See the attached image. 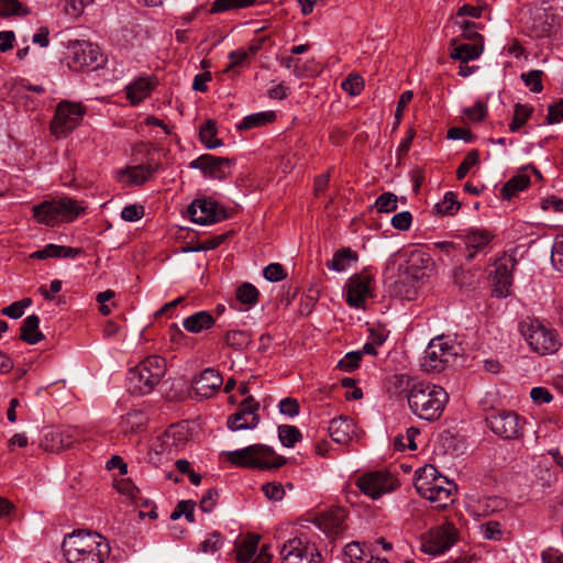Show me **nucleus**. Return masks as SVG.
Instances as JSON below:
<instances>
[{
    "label": "nucleus",
    "mask_w": 563,
    "mask_h": 563,
    "mask_svg": "<svg viewBox=\"0 0 563 563\" xmlns=\"http://www.w3.org/2000/svg\"><path fill=\"white\" fill-rule=\"evenodd\" d=\"M62 548L68 563H103L110 554L107 539L93 531L77 530L67 534Z\"/></svg>",
    "instance_id": "obj_1"
},
{
    "label": "nucleus",
    "mask_w": 563,
    "mask_h": 563,
    "mask_svg": "<svg viewBox=\"0 0 563 563\" xmlns=\"http://www.w3.org/2000/svg\"><path fill=\"white\" fill-rule=\"evenodd\" d=\"M411 411L427 421L438 420L449 401L445 389L428 382H417L410 387L407 396Z\"/></svg>",
    "instance_id": "obj_2"
},
{
    "label": "nucleus",
    "mask_w": 563,
    "mask_h": 563,
    "mask_svg": "<svg viewBox=\"0 0 563 563\" xmlns=\"http://www.w3.org/2000/svg\"><path fill=\"white\" fill-rule=\"evenodd\" d=\"M415 487L435 508H446L454 501L455 483L439 474L433 465H426L417 471Z\"/></svg>",
    "instance_id": "obj_3"
},
{
    "label": "nucleus",
    "mask_w": 563,
    "mask_h": 563,
    "mask_svg": "<svg viewBox=\"0 0 563 563\" xmlns=\"http://www.w3.org/2000/svg\"><path fill=\"white\" fill-rule=\"evenodd\" d=\"M165 373V358L158 355L147 356L129 371V389L133 394L147 395L159 384Z\"/></svg>",
    "instance_id": "obj_4"
},
{
    "label": "nucleus",
    "mask_w": 563,
    "mask_h": 563,
    "mask_svg": "<svg viewBox=\"0 0 563 563\" xmlns=\"http://www.w3.org/2000/svg\"><path fill=\"white\" fill-rule=\"evenodd\" d=\"M86 207L73 198L63 197L58 200H45L33 206V218L41 224L54 227L59 221L71 222L78 218Z\"/></svg>",
    "instance_id": "obj_5"
},
{
    "label": "nucleus",
    "mask_w": 563,
    "mask_h": 563,
    "mask_svg": "<svg viewBox=\"0 0 563 563\" xmlns=\"http://www.w3.org/2000/svg\"><path fill=\"white\" fill-rule=\"evenodd\" d=\"M228 461L240 467L273 470L286 464V459L277 455L264 444H253L241 450L228 452Z\"/></svg>",
    "instance_id": "obj_6"
},
{
    "label": "nucleus",
    "mask_w": 563,
    "mask_h": 563,
    "mask_svg": "<svg viewBox=\"0 0 563 563\" xmlns=\"http://www.w3.org/2000/svg\"><path fill=\"white\" fill-rule=\"evenodd\" d=\"M461 346L450 339L438 336L430 341L421 360V367L428 373H441L456 364Z\"/></svg>",
    "instance_id": "obj_7"
},
{
    "label": "nucleus",
    "mask_w": 563,
    "mask_h": 563,
    "mask_svg": "<svg viewBox=\"0 0 563 563\" xmlns=\"http://www.w3.org/2000/svg\"><path fill=\"white\" fill-rule=\"evenodd\" d=\"M520 332L531 350L540 355L554 354L562 346L558 331L540 320L521 322Z\"/></svg>",
    "instance_id": "obj_8"
},
{
    "label": "nucleus",
    "mask_w": 563,
    "mask_h": 563,
    "mask_svg": "<svg viewBox=\"0 0 563 563\" xmlns=\"http://www.w3.org/2000/svg\"><path fill=\"white\" fill-rule=\"evenodd\" d=\"M282 563H323L316 544L306 537L287 540L280 549Z\"/></svg>",
    "instance_id": "obj_9"
},
{
    "label": "nucleus",
    "mask_w": 563,
    "mask_h": 563,
    "mask_svg": "<svg viewBox=\"0 0 563 563\" xmlns=\"http://www.w3.org/2000/svg\"><path fill=\"white\" fill-rule=\"evenodd\" d=\"M67 49V65L73 70H82L85 67L97 69L103 63L99 47L90 42L71 41Z\"/></svg>",
    "instance_id": "obj_10"
},
{
    "label": "nucleus",
    "mask_w": 563,
    "mask_h": 563,
    "mask_svg": "<svg viewBox=\"0 0 563 563\" xmlns=\"http://www.w3.org/2000/svg\"><path fill=\"white\" fill-rule=\"evenodd\" d=\"M459 538L457 529L446 521L430 529L421 543V551L430 555H439L455 544Z\"/></svg>",
    "instance_id": "obj_11"
},
{
    "label": "nucleus",
    "mask_w": 563,
    "mask_h": 563,
    "mask_svg": "<svg viewBox=\"0 0 563 563\" xmlns=\"http://www.w3.org/2000/svg\"><path fill=\"white\" fill-rule=\"evenodd\" d=\"M486 423L493 433L506 440L519 438L523 426L516 412L505 410L489 413Z\"/></svg>",
    "instance_id": "obj_12"
},
{
    "label": "nucleus",
    "mask_w": 563,
    "mask_h": 563,
    "mask_svg": "<svg viewBox=\"0 0 563 563\" xmlns=\"http://www.w3.org/2000/svg\"><path fill=\"white\" fill-rule=\"evenodd\" d=\"M358 489L373 499L395 489L397 479L386 471L367 472L356 479Z\"/></svg>",
    "instance_id": "obj_13"
},
{
    "label": "nucleus",
    "mask_w": 563,
    "mask_h": 563,
    "mask_svg": "<svg viewBox=\"0 0 563 563\" xmlns=\"http://www.w3.org/2000/svg\"><path fill=\"white\" fill-rule=\"evenodd\" d=\"M85 111L75 103L62 101L58 103L51 129L56 136L71 132L81 121Z\"/></svg>",
    "instance_id": "obj_14"
},
{
    "label": "nucleus",
    "mask_w": 563,
    "mask_h": 563,
    "mask_svg": "<svg viewBox=\"0 0 563 563\" xmlns=\"http://www.w3.org/2000/svg\"><path fill=\"white\" fill-rule=\"evenodd\" d=\"M260 404L252 396H247L239 409L228 418L227 426L232 431L250 430L260 423Z\"/></svg>",
    "instance_id": "obj_15"
},
{
    "label": "nucleus",
    "mask_w": 563,
    "mask_h": 563,
    "mask_svg": "<svg viewBox=\"0 0 563 563\" xmlns=\"http://www.w3.org/2000/svg\"><path fill=\"white\" fill-rule=\"evenodd\" d=\"M373 282V276L367 271L352 275L344 287L347 305L361 308L364 301L372 297Z\"/></svg>",
    "instance_id": "obj_16"
},
{
    "label": "nucleus",
    "mask_w": 563,
    "mask_h": 563,
    "mask_svg": "<svg viewBox=\"0 0 563 563\" xmlns=\"http://www.w3.org/2000/svg\"><path fill=\"white\" fill-rule=\"evenodd\" d=\"M190 219L198 224H210L227 219V211L210 199H196L188 207Z\"/></svg>",
    "instance_id": "obj_17"
},
{
    "label": "nucleus",
    "mask_w": 563,
    "mask_h": 563,
    "mask_svg": "<svg viewBox=\"0 0 563 563\" xmlns=\"http://www.w3.org/2000/svg\"><path fill=\"white\" fill-rule=\"evenodd\" d=\"M516 260L512 257H503L495 262V269L490 273L492 294L497 298H505L510 294L512 285V268Z\"/></svg>",
    "instance_id": "obj_18"
},
{
    "label": "nucleus",
    "mask_w": 563,
    "mask_h": 563,
    "mask_svg": "<svg viewBox=\"0 0 563 563\" xmlns=\"http://www.w3.org/2000/svg\"><path fill=\"white\" fill-rule=\"evenodd\" d=\"M223 379L219 372L213 368L203 369L192 380L195 396L200 399L212 397L222 386Z\"/></svg>",
    "instance_id": "obj_19"
},
{
    "label": "nucleus",
    "mask_w": 563,
    "mask_h": 563,
    "mask_svg": "<svg viewBox=\"0 0 563 563\" xmlns=\"http://www.w3.org/2000/svg\"><path fill=\"white\" fill-rule=\"evenodd\" d=\"M230 166L229 158L209 154L201 155L189 164L190 168L200 169L206 176L218 179H223L227 176Z\"/></svg>",
    "instance_id": "obj_20"
},
{
    "label": "nucleus",
    "mask_w": 563,
    "mask_h": 563,
    "mask_svg": "<svg viewBox=\"0 0 563 563\" xmlns=\"http://www.w3.org/2000/svg\"><path fill=\"white\" fill-rule=\"evenodd\" d=\"M187 441V431L180 424H173L162 434L156 438L152 448L156 454L172 452Z\"/></svg>",
    "instance_id": "obj_21"
},
{
    "label": "nucleus",
    "mask_w": 563,
    "mask_h": 563,
    "mask_svg": "<svg viewBox=\"0 0 563 563\" xmlns=\"http://www.w3.org/2000/svg\"><path fill=\"white\" fill-rule=\"evenodd\" d=\"M493 240V235L487 230L471 229L465 232L463 241L465 244L466 253L465 260L473 261L477 254L485 253L489 243Z\"/></svg>",
    "instance_id": "obj_22"
},
{
    "label": "nucleus",
    "mask_w": 563,
    "mask_h": 563,
    "mask_svg": "<svg viewBox=\"0 0 563 563\" xmlns=\"http://www.w3.org/2000/svg\"><path fill=\"white\" fill-rule=\"evenodd\" d=\"M530 186L529 166L520 168L508 181L500 188L499 197L504 200H512L519 192Z\"/></svg>",
    "instance_id": "obj_23"
},
{
    "label": "nucleus",
    "mask_w": 563,
    "mask_h": 563,
    "mask_svg": "<svg viewBox=\"0 0 563 563\" xmlns=\"http://www.w3.org/2000/svg\"><path fill=\"white\" fill-rule=\"evenodd\" d=\"M452 52L451 57L453 59L467 63L474 60L481 56L484 51V41H470V43H459L456 38L451 42Z\"/></svg>",
    "instance_id": "obj_24"
},
{
    "label": "nucleus",
    "mask_w": 563,
    "mask_h": 563,
    "mask_svg": "<svg viewBox=\"0 0 563 563\" xmlns=\"http://www.w3.org/2000/svg\"><path fill=\"white\" fill-rule=\"evenodd\" d=\"M354 431V421L349 417H339L330 421V437L339 444H346L352 439Z\"/></svg>",
    "instance_id": "obj_25"
},
{
    "label": "nucleus",
    "mask_w": 563,
    "mask_h": 563,
    "mask_svg": "<svg viewBox=\"0 0 563 563\" xmlns=\"http://www.w3.org/2000/svg\"><path fill=\"white\" fill-rule=\"evenodd\" d=\"M153 89L148 77H140L125 87L126 99L131 104L136 106L147 98Z\"/></svg>",
    "instance_id": "obj_26"
},
{
    "label": "nucleus",
    "mask_w": 563,
    "mask_h": 563,
    "mask_svg": "<svg viewBox=\"0 0 563 563\" xmlns=\"http://www.w3.org/2000/svg\"><path fill=\"white\" fill-rule=\"evenodd\" d=\"M157 164L136 165L121 172V177L128 178V183L132 185L144 184L157 170Z\"/></svg>",
    "instance_id": "obj_27"
},
{
    "label": "nucleus",
    "mask_w": 563,
    "mask_h": 563,
    "mask_svg": "<svg viewBox=\"0 0 563 563\" xmlns=\"http://www.w3.org/2000/svg\"><path fill=\"white\" fill-rule=\"evenodd\" d=\"M40 318L36 314L27 316L22 325L20 339L29 344H36L44 339L43 333L38 329Z\"/></svg>",
    "instance_id": "obj_28"
},
{
    "label": "nucleus",
    "mask_w": 563,
    "mask_h": 563,
    "mask_svg": "<svg viewBox=\"0 0 563 563\" xmlns=\"http://www.w3.org/2000/svg\"><path fill=\"white\" fill-rule=\"evenodd\" d=\"M214 324L213 317L208 311H199L187 317L183 325L185 330L191 333H199L202 330H208Z\"/></svg>",
    "instance_id": "obj_29"
},
{
    "label": "nucleus",
    "mask_w": 563,
    "mask_h": 563,
    "mask_svg": "<svg viewBox=\"0 0 563 563\" xmlns=\"http://www.w3.org/2000/svg\"><path fill=\"white\" fill-rule=\"evenodd\" d=\"M554 32V16L540 13L532 21L530 34L537 38L550 37Z\"/></svg>",
    "instance_id": "obj_30"
},
{
    "label": "nucleus",
    "mask_w": 563,
    "mask_h": 563,
    "mask_svg": "<svg viewBox=\"0 0 563 563\" xmlns=\"http://www.w3.org/2000/svg\"><path fill=\"white\" fill-rule=\"evenodd\" d=\"M357 253L350 247H341L334 254L331 261L327 263V266L331 271L344 272L351 262H357Z\"/></svg>",
    "instance_id": "obj_31"
},
{
    "label": "nucleus",
    "mask_w": 563,
    "mask_h": 563,
    "mask_svg": "<svg viewBox=\"0 0 563 563\" xmlns=\"http://www.w3.org/2000/svg\"><path fill=\"white\" fill-rule=\"evenodd\" d=\"M147 418L141 410L128 412L121 421V428L124 433H137L145 427Z\"/></svg>",
    "instance_id": "obj_32"
},
{
    "label": "nucleus",
    "mask_w": 563,
    "mask_h": 563,
    "mask_svg": "<svg viewBox=\"0 0 563 563\" xmlns=\"http://www.w3.org/2000/svg\"><path fill=\"white\" fill-rule=\"evenodd\" d=\"M276 120L275 111H264L246 115L239 124V130H250L262 126Z\"/></svg>",
    "instance_id": "obj_33"
},
{
    "label": "nucleus",
    "mask_w": 563,
    "mask_h": 563,
    "mask_svg": "<svg viewBox=\"0 0 563 563\" xmlns=\"http://www.w3.org/2000/svg\"><path fill=\"white\" fill-rule=\"evenodd\" d=\"M217 126L212 120H207L200 128L199 137L201 143L208 148H217L222 145V141L216 137Z\"/></svg>",
    "instance_id": "obj_34"
},
{
    "label": "nucleus",
    "mask_w": 563,
    "mask_h": 563,
    "mask_svg": "<svg viewBox=\"0 0 563 563\" xmlns=\"http://www.w3.org/2000/svg\"><path fill=\"white\" fill-rule=\"evenodd\" d=\"M258 538L249 537L241 543L235 545L236 558L241 563H246L252 560L257 551Z\"/></svg>",
    "instance_id": "obj_35"
},
{
    "label": "nucleus",
    "mask_w": 563,
    "mask_h": 563,
    "mask_svg": "<svg viewBox=\"0 0 563 563\" xmlns=\"http://www.w3.org/2000/svg\"><path fill=\"white\" fill-rule=\"evenodd\" d=\"M278 438L286 448H292L297 442L301 441L302 435L295 426L282 424L278 427Z\"/></svg>",
    "instance_id": "obj_36"
},
{
    "label": "nucleus",
    "mask_w": 563,
    "mask_h": 563,
    "mask_svg": "<svg viewBox=\"0 0 563 563\" xmlns=\"http://www.w3.org/2000/svg\"><path fill=\"white\" fill-rule=\"evenodd\" d=\"M256 0H214L210 11L212 13L225 12L229 10L247 8L255 3Z\"/></svg>",
    "instance_id": "obj_37"
},
{
    "label": "nucleus",
    "mask_w": 563,
    "mask_h": 563,
    "mask_svg": "<svg viewBox=\"0 0 563 563\" xmlns=\"http://www.w3.org/2000/svg\"><path fill=\"white\" fill-rule=\"evenodd\" d=\"M533 108L528 104L517 103L515 106L514 118L509 125L511 132H517L530 118Z\"/></svg>",
    "instance_id": "obj_38"
},
{
    "label": "nucleus",
    "mask_w": 563,
    "mask_h": 563,
    "mask_svg": "<svg viewBox=\"0 0 563 563\" xmlns=\"http://www.w3.org/2000/svg\"><path fill=\"white\" fill-rule=\"evenodd\" d=\"M419 434V430L416 428H409L406 431V434H398L394 440V446L398 451H405L409 449L411 451L417 449V444L415 442L416 437Z\"/></svg>",
    "instance_id": "obj_39"
},
{
    "label": "nucleus",
    "mask_w": 563,
    "mask_h": 563,
    "mask_svg": "<svg viewBox=\"0 0 563 563\" xmlns=\"http://www.w3.org/2000/svg\"><path fill=\"white\" fill-rule=\"evenodd\" d=\"M460 207L461 205L457 201L455 194L451 191L446 192L443 200L435 205V209L439 213L449 216L455 214Z\"/></svg>",
    "instance_id": "obj_40"
},
{
    "label": "nucleus",
    "mask_w": 563,
    "mask_h": 563,
    "mask_svg": "<svg viewBox=\"0 0 563 563\" xmlns=\"http://www.w3.org/2000/svg\"><path fill=\"white\" fill-rule=\"evenodd\" d=\"M236 299L245 305L252 306L257 302L258 290L250 283H244L236 289Z\"/></svg>",
    "instance_id": "obj_41"
},
{
    "label": "nucleus",
    "mask_w": 563,
    "mask_h": 563,
    "mask_svg": "<svg viewBox=\"0 0 563 563\" xmlns=\"http://www.w3.org/2000/svg\"><path fill=\"white\" fill-rule=\"evenodd\" d=\"M543 71L539 69L529 70L521 74V79L532 92L539 93L543 89L542 85Z\"/></svg>",
    "instance_id": "obj_42"
},
{
    "label": "nucleus",
    "mask_w": 563,
    "mask_h": 563,
    "mask_svg": "<svg viewBox=\"0 0 563 563\" xmlns=\"http://www.w3.org/2000/svg\"><path fill=\"white\" fill-rule=\"evenodd\" d=\"M51 438L53 441L51 449L57 451L67 450L76 442L75 435L68 431L51 433Z\"/></svg>",
    "instance_id": "obj_43"
},
{
    "label": "nucleus",
    "mask_w": 563,
    "mask_h": 563,
    "mask_svg": "<svg viewBox=\"0 0 563 563\" xmlns=\"http://www.w3.org/2000/svg\"><path fill=\"white\" fill-rule=\"evenodd\" d=\"M454 24L457 25L462 33L461 36L467 41H484L483 36L477 32L478 24L468 20H455Z\"/></svg>",
    "instance_id": "obj_44"
},
{
    "label": "nucleus",
    "mask_w": 563,
    "mask_h": 563,
    "mask_svg": "<svg viewBox=\"0 0 563 563\" xmlns=\"http://www.w3.org/2000/svg\"><path fill=\"white\" fill-rule=\"evenodd\" d=\"M367 554L358 542H351L344 548L345 563H363Z\"/></svg>",
    "instance_id": "obj_45"
},
{
    "label": "nucleus",
    "mask_w": 563,
    "mask_h": 563,
    "mask_svg": "<svg viewBox=\"0 0 563 563\" xmlns=\"http://www.w3.org/2000/svg\"><path fill=\"white\" fill-rule=\"evenodd\" d=\"M397 196L393 192L382 194L375 201V208L378 212H393L397 209Z\"/></svg>",
    "instance_id": "obj_46"
},
{
    "label": "nucleus",
    "mask_w": 563,
    "mask_h": 563,
    "mask_svg": "<svg viewBox=\"0 0 563 563\" xmlns=\"http://www.w3.org/2000/svg\"><path fill=\"white\" fill-rule=\"evenodd\" d=\"M344 91L351 96H357L364 88V80L357 74H350L341 84Z\"/></svg>",
    "instance_id": "obj_47"
},
{
    "label": "nucleus",
    "mask_w": 563,
    "mask_h": 563,
    "mask_svg": "<svg viewBox=\"0 0 563 563\" xmlns=\"http://www.w3.org/2000/svg\"><path fill=\"white\" fill-rule=\"evenodd\" d=\"M32 305L31 298H24L19 301L12 302L10 306L3 308L1 313L12 319H19L23 316L24 309Z\"/></svg>",
    "instance_id": "obj_48"
},
{
    "label": "nucleus",
    "mask_w": 563,
    "mask_h": 563,
    "mask_svg": "<svg viewBox=\"0 0 563 563\" xmlns=\"http://www.w3.org/2000/svg\"><path fill=\"white\" fill-rule=\"evenodd\" d=\"M362 360V352H349L338 362V368L343 372L351 373L360 366Z\"/></svg>",
    "instance_id": "obj_49"
},
{
    "label": "nucleus",
    "mask_w": 563,
    "mask_h": 563,
    "mask_svg": "<svg viewBox=\"0 0 563 563\" xmlns=\"http://www.w3.org/2000/svg\"><path fill=\"white\" fill-rule=\"evenodd\" d=\"M478 162H479L478 151L472 150L471 152H468L456 170L457 179H463L467 175L470 169L473 166H475Z\"/></svg>",
    "instance_id": "obj_50"
},
{
    "label": "nucleus",
    "mask_w": 563,
    "mask_h": 563,
    "mask_svg": "<svg viewBox=\"0 0 563 563\" xmlns=\"http://www.w3.org/2000/svg\"><path fill=\"white\" fill-rule=\"evenodd\" d=\"M551 262L553 267L563 273V234L556 236L552 245Z\"/></svg>",
    "instance_id": "obj_51"
},
{
    "label": "nucleus",
    "mask_w": 563,
    "mask_h": 563,
    "mask_svg": "<svg viewBox=\"0 0 563 563\" xmlns=\"http://www.w3.org/2000/svg\"><path fill=\"white\" fill-rule=\"evenodd\" d=\"M324 528L331 533H339L344 527V515L341 510L328 515L323 519Z\"/></svg>",
    "instance_id": "obj_52"
},
{
    "label": "nucleus",
    "mask_w": 563,
    "mask_h": 563,
    "mask_svg": "<svg viewBox=\"0 0 563 563\" xmlns=\"http://www.w3.org/2000/svg\"><path fill=\"white\" fill-rule=\"evenodd\" d=\"M264 495L274 501H279L284 498L285 489L280 483L272 482L262 486Z\"/></svg>",
    "instance_id": "obj_53"
},
{
    "label": "nucleus",
    "mask_w": 563,
    "mask_h": 563,
    "mask_svg": "<svg viewBox=\"0 0 563 563\" xmlns=\"http://www.w3.org/2000/svg\"><path fill=\"white\" fill-rule=\"evenodd\" d=\"M263 274L268 282H280L286 278V272L279 263L267 265Z\"/></svg>",
    "instance_id": "obj_54"
},
{
    "label": "nucleus",
    "mask_w": 563,
    "mask_h": 563,
    "mask_svg": "<svg viewBox=\"0 0 563 563\" xmlns=\"http://www.w3.org/2000/svg\"><path fill=\"white\" fill-rule=\"evenodd\" d=\"M412 223V216L409 211H401L391 218V225L400 231H407Z\"/></svg>",
    "instance_id": "obj_55"
},
{
    "label": "nucleus",
    "mask_w": 563,
    "mask_h": 563,
    "mask_svg": "<svg viewBox=\"0 0 563 563\" xmlns=\"http://www.w3.org/2000/svg\"><path fill=\"white\" fill-rule=\"evenodd\" d=\"M224 341L228 345L235 347V349H240L244 344H246L247 335L243 331L231 330V331L227 332V334L224 336Z\"/></svg>",
    "instance_id": "obj_56"
},
{
    "label": "nucleus",
    "mask_w": 563,
    "mask_h": 563,
    "mask_svg": "<svg viewBox=\"0 0 563 563\" xmlns=\"http://www.w3.org/2000/svg\"><path fill=\"white\" fill-rule=\"evenodd\" d=\"M144 216V207L137 205H129L121 211V217L124 221L134 222L142 219Z\"/></svg>",
    "instance_id": "obj_57"
},
{
    "label": "nucleus",
    "mask_w": 563,
    "mask_h": 563,
    "mask_svg": "<svg viewBox=\"0 0 563 563\" xmlns=\"http://www.w3.org/2000/svg\"><path fill=\"white\" fill-rule=\"evenodd\" d=\"M60 245L47 244L44 249L33 252L30 258L33 260H46L51 257H60Z\"/></svg>",
    "instance_id": "obj_58"
},
{
    "label": "nucleus",
    "mask_w": 563,
    "mask_h": 563,
    "mask_svg": "<svg viewBox=\"0 0 563 563\" xmlns=\"http://www.w3.org/2000/svg\"><path fill=\"white\" fill-rule=\"evenodd\" d=\"M117 489L119 493L130 497L134 503H137L140 490L130 479H121L118 482Z\"/></svg>",
    "instance_id": "obj_59"
},
{
    "label": "nucleus",
    "mask_w": 563,
    "mask_h": 563,
    "mask_svg": "<svg viewBox=\"0 0 563 563\" xmlns=\"http://www.w3.org/2000/svg\"><path fill=\"white\" fill-rule=\"evenodd\" d=\"M530 397L536 405L549 404L553 399L552 394L545 387H533Z\"/></svg>",
    "instance_id": "obj_60"
},
{
    "label": "nucleus",
    "mask_w": 563,
    "mask_h": 563,
    "mask_svg": "<svg viewBox=\"0 0 563 563\" xmlns=\"http://www.w3.org/2000/svg\"><path fill=\"white\" fill-rule=\"evenodd\" d=\"M563 120V100L549 106L547 123L555 124Z\"/></svg>",
    "instance_id": "obj_61"
},
{
    "label": "nucleus",
    "mask_w": 563,
    "mask_h": 563,
    "mask_svg": "<svg viewBox=\"0 0 563 563\" xmlns=\"http://www.w3.org/2000/svg\"><path fill=\"white\" fill-rule=\"evenodd\" d=\"M221 544L222 536L219 532H213L200 544V548L201 551L208 553L217 551Z\"/></svg>",
    "instance_id": "obj_62"
},
{
    "label": "nucleus",
    "mask_w": 563,
    "mask_h": 563,
    "mask_svg": "<svg viewBox=\"0 0 563 563\" xmlns=\"http://www.w3.org/2000/svg\"><path fill=\"white\" fill-rule=\"evenodd\" d=\"M22 10V4L18 0H0V15L9 16L19 14Z\"/></svg>",
    "instance_id": "obj_63"
},
{
    "label": "nucleus",
    "mask_w": 563,
    "mask_h": 563,
    "mask_svg": "<svg viewBox=\"0 0 563 563\" xmlns=\"http://www.w3.org/2000/svg\"><path fill=\"white\" fill-rule=\"evenodd\" d=\"M541 560L543 563H563V553L554 548H548L542 551Z\"/></svg>",
    "instance_id": "obj_64"
}]
</instances>
